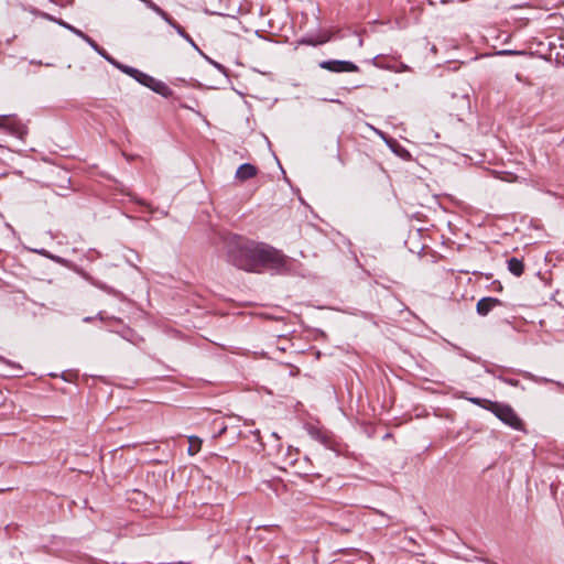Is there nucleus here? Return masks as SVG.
Listing matches in <instances>:
<instances>
[{
    "label": "nucleus",
    "instance_id": "1",
    "mask_svg": "<svg viewBox=\"0 0 564 564\" xmlns=\"http://www.w3.org/2000/svg\"><path fill=\"white\" fill-rule=\"evenodd\" d=\"M227 256L231 264L245 271L260 272L268 268L280 274L290 272L288 257L267 243L236 237L228 243Z\"/></svg>",
    "mask_w": 564,
    "mask_h": 564
},
{
    "label": "nucleus",
    "instance_id": "2",
    "mask_svg": "<svg viewBox=\"0 0 564 564\" xmlns=\"http://www.w3.org/2000/svg\"><path fill=\"white\" fill-rule=\"evenodd\" d=\"M123 73L128 76L132 77L139 84L150 88L152 91L167 98L172 96V89L162 80L155 79L154 77L134 68V67H124Z\"/></svg>",
    "mask_w": 564,
    "mask_h": 564
},
{
    "label": "nucleus",
    "instance_id": "3",
    "mask_svg": "<svg viewBox=\"0 0 564 564\" xmlns=\"http://www.w3.org/2000/svg\"><path fill=\"white\" fill-rule=\"evenodd\" d=\"M488 410L491 411L500 421H502L514 430L522 429L521 419L517 415V413L510 405L499 402H489Z\"/></svg>",
    "mask_w": 564,
    "mask_h": 564
},
{
    "label": "nucleus",
    "instance_id": "4",
    "mask_svg": "<svg viewBox=\"0 0 564 564\" xmlns=\"http://www.w3.org/2000/svg\"><path fill=\"white\" fill-rule=\"evenodd\" d=\"M318 66L332 73H354L359 70L355 63L344 59L322 61Z\"/></svg>",
    "mask_w": 564,
    "mask_h": 564
},
{
    "label": "nucleus",
    "instance_id": "5",
    "mask_svg": "<svg viewBox=\"0 0 564 564\" xmlns=\"http://www.w3.org/2000/svg\"><path fill=\"white\" fill-rule=\"evenodd\" d=\"M0 128L19 139H23L26 134L25 126L12 116H0Z\"/></svg>",
    "mask_w": 564,
    "mask_h": 564
},
{
    "label": "nucleus",
    "instance_id": "6",
    "mask_svg": "<svg viewBox=\"0 0 564 564\" xmlns=\"http://www.w3.org/2000/svg\"><path fill=\"white\" fill-rule=\"evenodd\" d=\"M162 19L171 25L180 36H182L186 42H188L192 47H194L197 52L203 54L200 48L197 46V44L194 42V40L191 37L188 33L185 32V30L171 17L165 12V15L162 17Z\"/></svg>",
    "mask_w": 564,
    "mask_h": 564
},
{
    "label": "nucleus",
    "instance_id": "7",
    "mask_svg": "<svg viewBox=\"0 0 564 564\" xmlns=\"http://www.w3.org/2000/svg\"><path fill=\"white\" fill-rule=\"evenodd\" d=\"M500 304L501 302L496 297H482L477 302L476 311L479 315L486 316L492 308Z\"/></svg>",
    "mask_w": 564,
    "mask_h": 564
},
{
    "label": "nucleus",
    "instance_id": "8",
    "mask_svg": "<svg viewBox=\"0 0 564 564\" xmlns=\"http://www.w3.org/2000/svg\"><path fill=\"white\" fill-rule=\"evenodd\" d=\"M257 173H258V170L254 165L249 164V163H243L236 171L235 177L240 182H245L247 180L254 177L257 175Z\"/></svg>",
    "mask_w": 564,
    "mask_h": 564
},
{
    "label": "nucleus",
    "instance_id": "9",
    "mask_svg": "<svg viewBox=\"0 0 564 564\" xmlns=\"http://www.w3.org/2000/svg\"><path fill=\"white\" fill-rule=\"evenodd\" d=\"M43 17L50 21H53L55 23H57L58 25L65 28L66 30L70 31L72 33H74L76 36L80 37L82 40L84 39V36L86 35L83 31H80L79 29L70 25L69 23L65 22L64 20L62 19H57L55 17H52L47 13H43Z\"/></svg>",
    "mask_w": 564,
    "mask_h": 564
},
{
    "label": "nucleus",
    "instance_id": "10",
    "mask_svg": "<svg viewBox=\"0 0 564 564\" xmlns=\"http://www.w3.org/2000/svg\"><path fill=\"white\" fill-rule=\"evenodd\" d=\"M508 269L513 275L520 276L524 271V264L522 260L518 258H511L508 260Z\"/></svg>",
    "mask_w": 564,
    "mask_h": 564
},
{
    "label": "nucleus",
    "instance_id": "11",
    "mask_svg": "<svg viewBox=\"0 0 564 564\" xmlns=\"http://www.w3.org/2000/svg\"><path fill=\"white\" fill-rule=\"evenodd\" d=\"M189 447H188V454L195 455L200 451L203 441L198 436H189L188 437Z\"/></svg>",
    "mask_w": 564,
    "mask_h": 564
},
{
    "label": "nucleus",
    "instance_id": "12",
    "mask_svg": "<svg viewBox=\"0 0 564 564\" xmlns=\"http://www.w3.org/2000/svg\"><path fill=\"white\" fill-rule=\"evenodd\" d=\"M88 281H89L93 285L97 286L98 289H100V290H102V291H105V292H107V293H109V294H112V295H116V296H119V295H120V292L116 291L113 288L108 286L107 284H105V283H102V282H100V281H97V280H95V279H93V278H88Z\"/></svg>",
    "mask_w": 564,
    "mask_h": 564
},
{
    "label": "nucleus",
    "instance_id": "13",
    "mask_svg": "<svg viewBox=\"0 0 564 564\" xmlns=\"http://www.w3.org/2000/svg\"><path fill=\"white\" fill-rule=\"evenodd\" d=\"M83 40L100 56L105 55L106 51L101 46H99L90 36L86 34Z\"/></svg>",
    "mask_w": 564,
    "mask_h": 564
},
{
    "label": "nucleus",
    "instance_id": "14",
    "mask_svg": "<svg viewBox=\"0 0 564 564\" xmlns=\"http://www.w3.org/2000/svg\"><path fill=\"white\" fill-rule=\"evenodd\" d=\"M143 2L149 9H151L153 12H155L159 17H164L165 11L160 8L156 3H154L152 0H140Z\"/></svg>",
    "mask_w": 564,
    "mask_h": 564
},
{
    "label": "nucleus",
    "instance_id": "15",
    "mask_svg": "<svg viewBox=\"0 0 564 564\" xmlns=\"http://www.w3.org/2000/svg\"><path fill=\"white\" fill-rule=\"evenodd\" d=\"M522 376L524 378L529 379V380L534 381L535 383H547V382L552 381V380H550L547 378H544V377L534 376V375H532L531 372H528V371H523Z\"/></svg>",
    "mask_w": 564,
    "mask_h": 564
},
{
    "label": "nucleus",
    "instance_id": "16",
    "mask_svg": "<svg viewBox=\"0 0 564 564\" xmlns=\"http://www.w3.org/2000/svg\"><path fill=\"white\" fill-rule=\"evenodd\" d=\"M108 63H110L111 65H113L116 68H118L119 70H121L123 73V69L124 67H129L128 65H124V64H121L120 62H118L117 59H115L112 56H110L107 52L105 53V55L102 56Z\"/></svg>",
    "mask_w": 564,
    "mask_h": 564
},
{
    "label": "nucleus",
    "instance_id": "17",
    "mask_svg": "<svg viewBox=\"0 0 564 564\" xmlns=\"http://www.w3.org/2000/svg\"><path fill=\"white\" fill-rule=\"evenodd\" d=\"M377 132L387 142V144H389V147L392 149L393 152H395L398 154H402V151H399V149H401V147L395 141L389 142L381 131H377Z\"/></svg>",
    "mask_w": 564,
    "mask_h": 564
},
{
    "label": "nucleus",
    "instance_id": "18",
    "mask_svg": "<svg viewBox=\"0 0 564 564\" xmlns=\"http://www.w3.org/2000/svg\"><path fill=\"white\" fill-rule=\"evenodd\" d=\"M377 132L387 142V144H389V147L392 149L393 152H395L398 154H402V151H399V149H401V147L395 141L389 142L381 131H377Z\"/></svg>",
    "mask_w": 564,
    "mask_h": 564
},
{
    "label": "nucleus",
    "instance_id": "19",
    "mask_svg": "<svg viewBox=\"0 0 564 564\" xmlns=\"http://www.w3.org/2000/svg\"><path fill=\"white\" fill-rule=\"evenodd\" d=\"M468 401H470L473 404H476V405H479V406H482L485 409L488 410V406H489V402L488 400L486 399H480V398H468L467 399Z\"/></svg>",
    "mask_w": 564,
    "mask_h": 564
},
{
    "label": "nucleus",
    "instance_id": "20",
    "mask_svg": "<svg viewBox=\"0 0 564 564\" xmlns=\"http://www.w3.org/2000/svg\"><path fill=\"white\" fill-rule=\"evenodd\" d=\"M214 424H218V432L214 435V437H219L227 431V425L223 420L220 422L214 421Z\"/></svg>",
    "mask_w": 564,
    "mask_h": 564
},
{
    "label": "nucleus",
    "instance_id": "21",
    "mask_svg": "<svg viewBox=\"0 0 564 564\" xmlns=\"http://www.w3.org/2000/svg\"><path fill=\"white\" fill-rule=\"evenodd\" d=\"M498 379H499V380H501V381H503V382H505V383H507V384L512 386V387H518V386H519V383H520V382H519V380H517V379H512V378H507V377H501V376H499V377H498Z\"/></svg>",
    "mask_w": 564,
    "mask_h": 564
},
{
    "label": "nucleus",
    "instance_id": "22",
    "mask_svg": "<svg viewBox=\"0 0 564 564\" xmlns=\"http://www.w3.org/2000/svg\"><path fill=\"white\" fill-rule=\"evenodd\" d=\"M326 41H327V40H322V41L317 42V44H323V43H325ZM300 43H302V44H308V45H316V43H315V42H313L312 40H308V39H302V40L300 41Z\"/></svg>",
    "mask_w": 564,
    "mask_h": 564
},
{
    "label": "nucleus",
    "instance_id": "23",
    "mask_svg": "<svg viewBox=\"0 0 564 564\" xmlns=\"http://www.w3.org/2000/svg\"><path fill=\"white\" fill-rule=\"evenodd\" d=\"M209 62H210V63H212V64H213V65H214V66H215L219 72H221V73L226 74V70H227V69H226V67H225V66H223L221 64H219V63H217V62H215V61H212V59H209Z\"/></svg>",
    "mask_w": 564,
    "mask_h": 564
},
{
    "label": "nucleus",
    "instance_id": "24",
    "mask_svg": "<svg viewBox=\"0 0 564 564\" xmlns=\"http://www.w3.org/2000/svg\"><path fill=\"white\" fill-rule=\"evenodd\" d=\"M271 436H272V437L275 440V442H276V451H280V449H281V447H282V445H281V443H280V437H279V435H278L275 432H272V433H271Z\"/></svg>",
    "mask_w": 564,
    "mask_h": 564
},
{
    "label": "nucleus",
    "instance_id": "25",
    "mask_svg": "<svg viewBox=\"0 0 564 564\" xmlns=\"http://www.w3.org/2000/svg\"><path fill=\"white\" fill-rule=\"evenodd\" d=\"M499 54H501V55H516V54H519V52L511 51V50H503V51H500Z\"/></svg>",
    "mask_w": 564,
    "mask_h": 564
},
{
    "label": "nucleus",
    "instance_id": "26",
    "mask_svg": "<svg viewBox=\"0 0 564 564\" xmlns=\"http://www.w3.org/2000/svg\"><path fill=\"white\" fill-rule=\"evenodd\" d=\"M252 433H253V435L256 436V441H257V442H259V443L262 445V443H261V436H260V431H259V430H256V431H253Z\"/></svg>",
    "mask_w": 564,
    "mask_h": 564
},
{
    "label": "nucleus",
    "instance_id": "27",
    "mask_svg": "<svg viewBox=\"0 0 564 564\" xmlns=\"http://www.w3.org/2000/svg\"><path fill=\"white\" fill-rule=\"evenodd\" d=\"M94 318H95V317H93V316H86V317H84L83 322H84V323H90V322H93V321H94Z\"/></svg>",
    "mask_w": 564,
    "mask_h": 564
},
{
    "label": "nucleus",
    "instance_id": "28",
    "mask_svg": "<svg viewBox=\"0 0 564 564\" xmlns=\"http://www.w3.org/2000/svg\"><path fill=\"white\" fill-rule=\"evenodd\" d=\"M36 252H39L40 254H44V256H47L46 251L45 250H36Z\"/></svg>",
    "mask_w": 564,
    "mask_h": 564
},
{
    "label": "nucleus",
    "instance_id": "29",
    "mask_svg": "<svg viewBox=\"0 0 564 564\" xmlns=\"http://www.w3.org/2000/svg\"><path fill=\"white\" fill-rule=\"evenodd\" d=\"M330 101H332V102L341 104V101H340V100H338V99H330Z\"/></svg>",
    "mask_w": 564,
    "mask_h": 564
},
{
    "label": "nucleus",
    "instance_id": "30",
    "mask_svg": "<svg viewBox=\"0 0 564 564\" xmlns=\"http://www.w3.org/2000/svg\"><path fill=\"white\" fill-rule=\"evenodd\" d=\"M97 317H98V318H100V319H102V318H104V317H102V313H101V312H100V313H98Z\"/></svg>",
    "mask_w": 564,
    "mask_h": 564
}]
</instances>
